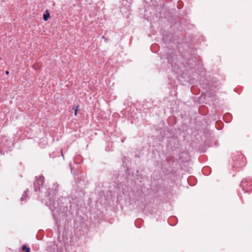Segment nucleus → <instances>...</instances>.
<instances>
[{"label": "nucleus", "instance_id": "f257e3e1", "mask_svg": "<svg viewBox=\"0 0 252 252\" xmlns=\"http://www.w3.org/2000/svg\"><path fill=\"white\" fill-rule=\"evenodd\" d=\"M62 201V200H58L56 201L55 200L50 198L49 201L47 202L46 204L52 212L56 211L58 212L59 210L64 211V208H66V206H64L63 203L62 204H61Z\"/></svg>", "mask_w": 252, "mask_h": 252}, {"label": "nucleus", "instance_id": "f03ea898", "mask_svg": "<svg viewBox=\"0 0 252 252\" xmlns=\"http://www.w3.org/2000/svg\"><path fill=\"white\" fill-rule=\"evenodd\" d=\"M240 187L244 192H248L252 190V179H244L240 184Z\"/></svg>", "mask_w": 252, "mask_h": 252}, {"label": "nucleus", "instance_id": "7ed1b4c3", "mask_svg": "<svg viewBox=\"0 0 252 252\" xmlns=\"http://www.w3.org/2000/svg\"><path fill=\"white\" fill-rule=\"evenodd\" d=\"M44 177L43 176L36 177L35 181L33 183V189L35 192L40 191V187L42 186L44 183Z\"/></svg>", "mask_w": 252, "mask_h": 252}, {"label": "nucleus", "instance_id": "20e7f679", "mask_svg": "<svg viewBox=\"0 0 252 252\" xmlns=\"http://www.w3.org/2000/svg\"><path fill=\"white\" fill-rule=\"evenodd\" d=\"M239 159L241 160V162H239V161H237L234 163V165L233 167H236V168L237 167V168H242L243 166L245 165V164H246V160L244 158L243 155H240L239 157Z\"/></svg>", "mask_w": 252, "mask_h": 252}, {"label": "nucleus", "instance_id": "39448f33", "mask_svg": "<svg viewBox=\"0 0 252 252\" xmlns=\"http://www.w3.org/2000/svg\"><path fill=\"white\" fill-rule=\"evenodd\" d=\"M174 55H167V59L168 61V63L169 64H170L171 65H172V63L174 61Z\"/></svg>", "mask_w": 252, "mask_h": 252}, {"label": "nucleus", "instance_id": "423d86ee", "mask_svg": "<svg viewBox=\"0 0 252 252\" xmlns=\"http://www.w3.org/2000/svg\"><path fill=\"white\" fill-rule=\"evenodd\" d=\"M50 17V15L48 10H46L43 15V19L45 21H47Z\"/></svg>", "mask_w": 252, "mask_h": 252}, {"label": "nucleus", "instance_id": "0eeeda50", "mask_svg": "<svg viewBox=\"0 0 252 252\" xmlns=\"http://www.w3.org/2000/svg\"><path fill=\"white\" fill-rule=\"evenodd\" d=\"M29 192V190L28 189H27L26 190L24 191V194H23L21 198V200L22 201L26 199V197L27 196V192Z\"/></svg>", "mask_w": 252, "mask_h": 252}, {"label": "nucleus", "instance_id": "6e6552de", "mask_svg": "<svg viewBox=\"0 0 252 252\" xmlns=\"http://www.w3.org/2000/svg\"><path fill=\"white\" fill-rule=\"evenodd\" d=\"M22 250L23 251H26L25 252H30V248L29 247H27L26 245H23L22 246Z\"/></svg>", "mask_w": 252, "mask_h": 252}, {"label": "nucleus", "instance_id": "1a4fd4ad", "mask_svg": "<svg viewBox=\"0 0 252 252\" xmlns=\"http://www.w3.org/2000/svg\"><path fill=\"white\" fill-rule=\"evenodd\" d=\"M79 107V105H77V106H74L73 107V109L74 110V115L75 116L77 115V112L78 111V108Z\"/></svg>", "mask_w": 252, "mask_h": 252}, {"label": "nucleus", "instance_id": "9d476101", "mask_svg": "<svg viewBox=\"0 0 252 252\" xmlns=\"http://www.w3.org/2000/svg\"><path fill=\"white\" fill-rule=\"evenodd\" d=\"M102 38H103L106 42H107L108 41V39L105 37L104 36H102Z\"/></svg>", "mask_w": 252, "mask_h": 252}, {"label": "nucleus", "instance_id": "9b49d317", "mask_svg": "<svg viewBox=\"0 0 252 252\" xmlns=\"http://www.w3.org/2000/svg\"><path fill=\"white\" fill-rule=\"evenodd\" d=\"M9 72L8 70H6V71H5V74H6V75H8V74H9Z\"/></svg>", "mask_w": 252, "mask_h": 252}, {"label": "nucleus", "instance_id": "f8f14e48", "mask_svg": "<svg viewBox=\"0 0 252 252\" xmlns=\"http://www.w3.org/2000/svg\"><path fill=\"white\" fill-rule=\"evenodd\" d=\"M171 54H173V51H172L171 52Z\"/></svg>", "mask_w": 252, "mask_h": 252}]
</instances>
